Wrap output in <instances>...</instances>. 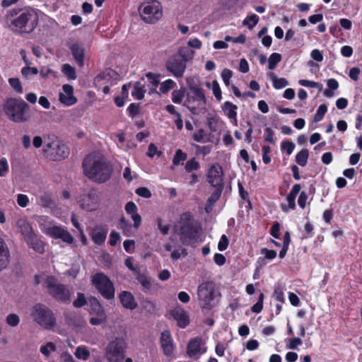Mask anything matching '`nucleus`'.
<instances>
[{"instance_id":"1","label":"nucleus","mask_w":362,"mask_h":362,"mask_svg":"<svg viewBox=\"0 0 362 362\" xmlns=\"http://www.w3.org/2000/svg\"><path fill=\"white\" fill-rule=\"evenodd\" d=\"M6 23L13 30L21 33H30L37 25V11L33 8H13L6 14Z\"/></svg>"},{"instance_id":"2","label":"nucleus","mask_w":362,"mask_h":362,"mask_svg":"<svg viewBox=\"0 0 362 362\" xmlns=\"http://www.w3.org/2000/svg\"><path fill=\"white\" fill-rule=\"evenodd\" d=\"M83 168L85 175L97 183H104L111 177L112 168L98 155H88L84 160Z\"/></svg>"},{"instance_id":"3","label":"nucleus","mask_w":362,"mask_h":362,"mask_svg":"<svg viewBox=\"0 0 362 362\" xmlns=\"http://www.w3.org/2000/svg\"><path fill=\"white\" fill-rule=\"evenodd\" d=\"M29 106L22 99L11 98L3 105V110L6 117L16 123H22L28 120Z\"/></svg>"},{"instance_id":"4","label":"nucleus","mask_w":362,"mask_h":362,"mask_svg":"<svg viewBox=\"0 0 362 362\" xmlns=\"http://www.w3.org/2000/svg\"><path fill=\"white\" fill-rule=\"evenodd\" d=\"M33 321L40 327L53 330L57 327V319L52 310L40 303L33 305L30 310Z\"/></svg>"},{"instance_id":"5","label":"nucleus","mask_w":362,"mask_h":362,"mask_svg":"<svg viewBox=\"0 0 362 362\" xmlns=\"http://www.w3.org/2000/svg\"><path fill=\"white\" fill-rule=\"evenodd\" d=\"M45 156L51 160H62L69 155V148L66 144L53 134L45 137L43 148Z\"/></svg>"},{"instance_id":"6","label":"nucleus","mask_w":362,"mask_h":362,"mask_svg":"<svg viewBox=\"0 0 362 362\" xmlns=\"http://www.w3.org/2000/svg\"><path fill=\"white\" fill-rule=\"evenodd\" d=\"M197 295L200 308L205 310H210L214 308L221 296L211 281L202 283L197 287Z\"/></svg>"},{"instance_id":"7","label":"nucleus","mask_w":362,"mask_h":362,"mask_svg":"<svg viewBox=\"0 0 362 362\" xmlns=\"http://www.w3.org/2000/svg\"><path fill=\"white\" fill-rule=\"evenodd\" d=\"M35 282L36 284H42L44 287L47 289L48 293L57 300L60 301L69 300V290L66 288L64 285L59 284L53 276L36 275Z\"/></svg>"},{"instance_id":"8","label":"nucleus","mask_w":362,"mask_h":362,"mask_svg":"<svg viewBox=\"0 0 362 362\" xmlns=\"http://www.w3.org/2000/svg\"><path fill=\"white\" fill-rule=\"evenodd\" d=\"M40 228L42 233L54 239H59L64 243L71 245L74 243L73 235L64 228L52 224L45 216H39L37 218Z\"/></svg>"},{"instance_id":"9","label":"nucleus","mask_w":362,"mask_h":362,"mask_svg":"<svg viewBox=\"0 0 362 362\" xmlns=\"http://www.w3.org/2000/svg\"><path fill=\"white\" fill-rule=\"evenodd\" d=\"M189 90L185 104L192 113L199 114L206 107V99L204 90L197 86L190 87Z\"/></svg>"},{"instance_id":"10","label":"nucleus","mask_w":362,"mask_h":362,"mask_svg":"<svg viewBox=\"0 0 362 362\" xmlns=\"http://www.w3.org/2000/svg\"><path fill=\"white\" fill-rule=\"evenodd\" d=\"M139 12L141 19L147 23H155L163 16L162 6L158 1L144 2L139 6Z\"/></svg>"},{"instance_id":"11","label":"nucleus","mask_w":362,"mask_h":362,"mask_svg":"<svg viewBox=\"0 0 362 362\" xmlns=\"http://www.w3.org/2000/svg\"><path fill=\"white\" fill-rule=\"evenodd\" d=\"M127 345L122 337L110 341L105 348V357L109 362H121L124 358Z\"/></svg>"},{"instance_id":"12","label":"nucleus","mask_w":362,"mask_h":362,"mask_svg":"<svg viewBox=\"0 0 362 362\" xmlns=\"http://www.w3.org/2000/svg\"><path fill=\"white\" fill-rule=\"evenodd\" d=\"M93 285L98 290L103 296L107 299L113 298L115 288L112 282L103 273H97L92 276Z\"/></svg>"},{"instance_id":"13","label":"nucleus","mask_w":362,"mask_h":362,"mask_svg":"<svg viewBox=\"0 0 362 362\" xmlns=\"http://www.w3.org/2000/svg\"><path fill=\"white\" fill-rule=\"evenodd\" d=\"M100 199L95 190L83 193L78 199L81 207L86 211H94L99 206Z\"/></svg>"},{"instance_id":"14","label":"nucleus","mask_w":362,"mask_h":362,"mask_svg":"<svg viewBox=\"0 0 362 362\" xmlns=\"http://www.w3.org/2000/svg\"><path fill=\"white\" fill-rule=\"evenodd\" d=\"M204 341L200 337L192 339L187 345V354L190 358H199L206 352Z\"/></svg>"},{"instance_id":"15","label":"nucleus","mask_w":362,"mask_h":362,"mask_svg":"<svg viewBox=\"0 0 362 362\" xmlns=\"http://www.w3.org/2000/svg\"><path fill=\"white\" fill-rule=\"evenodd\" d=\"M223 172L221 166L218 164H214L208 170L207 180L213 187L220 188L223 186Z\"/></svg>"},{"instance_id":"16","label":"nucleus","mask_w":362,"mask_h":362,"mask_svg":"<svg viewBox=\"0 0 362 362\" xmlns=\"http://www.w3.org/2000/svg\"><path fill=\"white\" fill-rule=\"evenodd\" d=\"M160 341L164 354L172 356L175 352V345L169 330H165L161 333Z\"/></svg>"},{"instance_id":"17","label":"nucleus","mask_w":362,"mask_h":362,"mask_svg":"<svg viewBox=\"0 0 362 362\" xmlns=\"http://www.w3.org/2000/svg\"><path fill=\"white\" fill-rule=\"evenodd\" d=\"M115 72L112 69H106L102 71L95 78L94 83L98 88H102L103 85L115 83Z\"/></svg>"},{"instance_id":"18","label":"nucleus","mask_w":362,"mask_h":362,"mask_svg":"<svg viewBox=\"0 0 362 362\" xmlns=\"http://www.w3.org/2000/svg\"><path fill=\"white\" fill-rule=\"evenodd\" d=\"M62 90L63 92L59 95V101L66 106L74 105L76 102V99L73 95V87L71 85L64 84L62 86Z\"/></svg>"},{"instance_id":"19","label":"nucleus","mask_w":362,"mask_h":362,"mask_svg":"<svg viewBox=\"0 0 362 362\" xmlns=\"http://www.w3.org/2000/svg\"><path fill=\"white\" fill-rule=\"evenodd\" d=\"M167 69L175 77H182L186 69V63L180 59L175 58L168 63Z\"/></svg>"},{"instance_id":"20","label":"nucleus","mask_w":362,"mask_h":362,"mask_svg":"<svg viewBox=\"0 0 362 362\" xmlns=\"http://www.w3.org/2000/svg\"><path fill=\"white\" fill-rule=\"evenodd\" d=\"M172 316L181 328L186 327L189 323V317L187 313L182 308H175L172 311Z\"/></svg>"},{"instance_id":"21","label":"nucleus","mask_w":362,"mask_h":362,"mask_svg":"<svg viewBox=\"0 0 362 362\" xmlns=\"http://www.w3.org/2000/svg\"><path fill=\"white\" fill-rule=\"evenodd\" d=\"M107 235V229L105 227L101 226H95L90 233L91 238L93 243L96 245H102Z\"/></svg>"},{"instance_id":"22","label":"nucleus","mask_w":362,"mask_h":362,"mask_svg":"<svg viewBox=\"0 0 362 362\" xmlns=\"http://www.w3.org/2000/svg\"><path fill=\"white\" fill-rule=\"evenodd\" d=\"M221 109L224 115L233 121L235 125H238L237 109L238 107L229 101L225 102L221 105Z\"/></svg>"},{"instance_id":"23","label":"nucleus","mask_w":362,"mask_h":362,"mask_svg":"<svg viewBox=\"0 0 362 362\" xmlns=\"http://www.w3.org/2000/svg\"><path fill=\"white\" fill-rule=\"evenodd\" d=\"M199 238V230L195 228H189L187 231H182L181 239L185 244H193L198 242Z\"/></svg>"},{"instance_id":"24","label":"nucleus","mask_w":362,"mask_h":362,"mask_svg":"<svg viewBox=\"0 0 362 362\" xmlns=\"http://www.w3.org/2000/svg\"><path fill=\"white\" fill-rule=\"evenodd\" d=\"M119 300L123 307L127 309L134 310L137 307V303L130 292L122 291L119 294Z\"/></svg>"},{"instance_id":"25","label":"nucleus","mask_w":362,"mask_h":362,"mask_svg":"<svg viewBox=\"0 0 362 362\" xmlns=\"http://www.w3.org/2000/svg\"><path fill=\"white\" fill-rule=\"evenodd\" d=\"M26 243L32 247L35 251L39 253H43L45 251V243L34 233L25 239Z\"/></svg>"},{"instance_id":"26","label":"nucleus","mask_w":362,"mask_h":362,"mask_svg":"<svg viewBox=\"0 0 362 362\" xmlns=\"http://www.w3.org/2000/svg\"><path fill=\"white\" fill-rule=\"evenodd\" d=\"M74 354L76 359L83 361L88 360L90 357V349L86 345H79L76 346Z\"/></svg>"},{"instance_id":"27","label":"nucleus","mask_w":362,"mask_h":362,"mask_svg":"<svg viewBox=\"0 0 362 362\" xmlns=\"http://www.w3.org/2000/svg\"><path fill=\"white\" fill-rule=\"evenodd\" d=\"M71 52L73 57L76 62V63L80 66H83V56H84V49L83 47L78 44H74L71 47Z\"/></svg>"},{"instance_id":"28","label":"nucleus","mask_w":362,"mask_h":362,"mask_svg":"<svg viewBox=\"0 0 362 362\" xmlns=\"http://www.w3.org/2000/svg\"><path fill=\"white\" fill-rule=\"evenodd\" d=\"M17 226L20 228L21 233L23 235L24 239L34 233L31 226L25 218L19 219L17 222Z\"/></svg>"},{"instance_id":"29","label":"nucleus","mask_w":362,"mask_h":362,"mask_svg":"<svg viewBox=\"0 0 362 362\" xmlns=\"http://www.w3.org/2000/svg\"><path fill=\"white\" fill-rule=\"evenodd\" d=\"M146 77L147 78V83L151 86V87L149 88V94L154 93H158L156 88L160 83L159 76L156 74L148 73L146 74Z\"/></svg>"},{"instance_id":"30","label":"nucleus","mask_w":362,"mask_h":362,"mask_svg":"<svg viewBox=\"0 0 362 362\" xmlns=\"http://www.w3.org/2000/svg\"><path fill=\"white\" fill-rule=\"evenodd\" d=\"M5 323L9 327L15 328L21 323V317L15 313H8L5 317Z\"/></svg>"},{"instance_id":"31","label":"nucleus","mask_w":362,"mask_h":362,"mask_svg":"<svg viewBox=\"0 0 362 362\" xmlns=\"http://www.w3.org/2000/svg\"><path fill=\"white\" fill-rule=\"evenodd\" d=\"M206 86L209 89L211 90L214 95L218 101H221L222 100L221 90L217 81L214 80L212 82H206Z\"/></svg>"},{"instance_id":"32","label":"nucleus","mask_w":362,"mask_h":362,"mask_svg":"<svg viewBox=\"0 0 362 362\" xmlns=\"http://www.w3.org/2000/svg\"><path fill=\"white\" fill-rule=\"evenodd\" d=\"M90 311V313L95 314L99 316H104V310L98 300L93 298L89 300Z\"/></svg>"},{"instance_id":"33","label":"nucleus","mask_w":362,"mask_h":362,"mask_svg":"<svg viewBox=\"0 0 362 362\" xmlns=\"http://www.w3.org/2000/svg\"><path fill=\"white\" fill-rule=\"evenodd\" d=\"M327 85L328 88L324 90V95L327 98H332L334 96L333 90L339 88V83L334 78H329L327 80Z\"/></svg>"},{"instance_id":"34","label":"nucleus","mask_w":362,"mask_h":362,"mask_svg":"<svg viewBox=\"0 0 362 362\" xmlns=\"http://www.w3.org/2000/svg\"><path fill=\"white\" fill-rule=\"evenodd\" d=\"M178 55L180 57V59L186 63L187 62L192 59L194 56V52L189 47H184L180 49Z\"/></svg>"},{"instance_id":"35","label":"nucleus","mask_w":362,"mask_h":362,"mask_svg":"<svg viewBox=\"0 0 362 362\" xmlns=\"http://www.w3.org/2000/svg\"><path fill=\"white\" fill-rule=\"evenodd\" d=\"M56 350L57 346L52 341L47 342L40 347V353L47 358L49 357L52 353L54 352Z\"/></svg>"},{"instance_id":"36","label":"nucleus","mask_w":362,"mask_h":362,"mask_svg":"<svg viewBox=\"0 0 362 362\" xmlns=\"http://www.w3.org/2000/svg\"><path fill=\"white\" fill-rule=\"evenodd\" d=\"M308 158V151L303 149L298 153L296 157V163L300 166H305L307 164Z\"/></svg>"},{"instance_id":"37","label":"nucleus","mask_w":362,"mask_h":362,"mask_svg":"<svg viewBox=\"0 0 362 362\" xmlns=\"http://www.w3.org/2000/svg\"><path fill=\"white\" fill-rule=\"evenodd\" d=\"M273 86L276 89H281L288 85V81L285 78H277L273 74L271 76Z\"/></svg>"},{"instance_id":"38","label":"nucleus","mask_w":362,"mask_h":362,"mask_svg":"<svg viewBox=\"0 0 362 362\" xmlns=\"http://www.w3.org/2000/svg\"><path fill=\"white\" fill-rule=\"evenodd\" d=\"M62 71L69 79L74 80L76 78L75 68L68 64H64L62 66Z\"/></svg>"},{"instance_id":"39","label":"nucleus","mask_w":362,"mask_h":362,"mask_svg":"<svg viewBox=\"0 0 362 362\" xmlns=\"http://www.w3.org/2000/svg\"><path fill=\"white\" fill-rule=\"evenodd\" d=\"M176 83L172 79H168L160 83L159 91L160 93H166L175 86Z\"/></svg>"},{"instance_id":"40","label":"nucleus","mask_w":362,"mask_h":362,"mask_svg":"<svg viewBox=\"0 0 362 362\" xmlns=\"http://www.w3.org/2000/svg\"><path fill=\"white\" fill-rule=\"evenodd\" d=\"M259 16L256 14H252L245 18L243 21V24L250 30H252L258 23Z\"/></svg>"},{"instance_id":"41","label":"nucleus","mask_w":362,"mask_h":362,"mask_svg":"<svg viewBox=\"0 0 362 362\" xmlns=\"http://www.w3.org/2000/svg\"><path fill=\"white\" fill-rule=\"evenodd\" d=\"M129 86V85H124L122 88V96H117L115 98V103L117 107L124 106L125 103L124 98L127 96V90Z\"/></svg>"},{"instance_id":"42","label":"nucleus","mask_w":362,"mask_h":362,"mask_svg":"<svg viewBox=\"0 0 362 362\" xmlns=\"http://www.w3.org/2000/svg\"><path fill=\"white\" fill-rule=\"evenodd\" d=\"M286 200L288 202V206L284 204H281V209L284 212H288L289 210H293L296 208L295 197L288 194L287 195Z\"/></svg>"},{"instance_id":"43","label":"nucleus","mask_w":362,"mask_h":362,"mask_svg":"<svg viewBox=\"0 0 362 362\" xmlns=\"http://www.w3.org/2000/svg\"><path fill=\"white\" fill-rule=\"evenodd\" d=\"M186 159L187 154L184 153L182 150L178 149L175 152V154L173 160V163L175 165H178L180 163H182Z\"/></svg>"},{"instance_id":"44","label":"nucleus","mask_w":362,"mask_h":362,"mask_svg":"<svg viewBox=\"0 0 362 362\" xmlns=\"http://www.w3.org/2000/svg\"><path fill=\"white\" fill-rule=\"evenodd\" d=\"M281 56L278 53H273L270 55L269 61V69L273 70L276 68L278 63L281 61Z\"/></svg>"},{"instance_id":"45","label":"nucleus","mask_w":362,"mask_h":362,"mask_svg":"<svg viewBox=\"0 0 362 362\" xmlns=\"http://www.w3.org/2000/svg\"><path fill=\"white\" fill-rule=\"evenodd\" d=\"M146 91V90L144 87L141 86L139 83H137L134 86L132 95L135 98L141 100L144 98Z\"/></svg>"},{"instance_id":"46","label":"nucleus","mask_w":362,"mask_h":362,"mask_svg":"<svg viewBox=\"0 0 362 362\" xmlns=\"http://www.w3.org/2000/svg\"><path fill=\"white\" fill-rule=\"evenodd\" d=\"M37 203L43 207H48L52 204V198L49 194L44 193L37 199Z\"/></svg>"},{"instance_id":"47","label":"nucleus","mask_w":362,"mask_h":362,"mask_svg":"<svg viewBox=\"0 0 362 362\" xmlns=\"http://www.w3.org/2000/svg\"><path fill=\"white\" fill-rule=\"evenodd\" d=\"M199 167V163L196 160V158H193L186 163L185 168L187 172L190 173L198 170Z\"/></svg>"},{"instance_id":"48","label":"nucleus","mask_w":362,"mask_h":362,"mask_svg":"<svg viewBox=\"0 0 362 362\" xmlns=\"http://www.w3.org/2000/svg\"><path fill=\"white\" fill-rule=\"evenodd\" d=\"M40 74L44 78L57 77V73L52 69L47 66H42L40 69Z\"/></svg>"},{"instance_id":"49","label":"nucleus","mask_w":362,"mask_h":362,"mask_svg":"<svg viewBox=\"0 0 362 362\" xmlns=\"http://www.w3.org/2000/svg\"><path fill=\"white\" fill-rule=\"evenodd\" d=\"M327 106L324 104L320 105L318 107L316 113L315 114L314 121L320 122V120H322V118L324 117L325 113L327 112Z\"/></svg>"},{"instance_id":"50","label":"nucleus","mask_w":362,"mask_h":362,"mask_svg":"<svg viewBox=\"0 0 362 362\" xmlns=\"http://www.w3.org/2000/svg\"><path fill=\"white\" fill-rule=\"evenodd\" d=\"M10 86L13 88V89L18 93H21L23 92V88L21 86V83L20 80L17 78H11L8 80Z\"/></svg>"},{"instance_id":"51","label":"nucleus","mask_w":362,"mask_h":362,"mask_svg":"<svg viewBox=\"0 0 362 362\" xmlns=\"http://www.w3.org/2000/svg\"><path fill=\"white\" fill-rule=\"evenodd\" d=\"M185 95L184 90H177L172 93V101L174 103L180 104L183 100Z\"/></svg>"},{"instance_id":"52","label":"nucleus","mask_w":362,"mask_h":362,"mask_svg":"<svg viewBox=\"0 0 362 362\" xmlns=\"http://www.w3.org/2000/svg\"><path fill=\"white\" fill-rule=\"evenodd\" d=\"M187 255V252L185 249L179 248L175 249L171 252V258L173 260L180 259L181 257H185Z\"/></svg>"},{"instance_id":"53","label":"nucleus","mask_w":362,"mask_h":362,"mask_svg":"<svg viewBox=\"0 0 362 362\" xmlns=\"http://www.w3.org/2000/svg\"><path fill=\"white\" fill-rule=\"evenodd\" d=\"M303 343L301 339L296 337L289 339L286 345L287 349H297L298 346L301 345Z\"/></svg>"},{"instance_id":"54","label":"nucleus","mask_w":362,"mask_h":362,"mask_svg":"<svg viewBox=\"0 0 362 362\" xmlns=\"http://www.w3.org/2000/svg\"><path fill=\"white\" fill-rule=\"evenodd\" d=\"M233 76V71L228 69H224L221 73V78L226 86H230V80Z\"/></svg>"},{"instance_id":"55","label":"nucleus","mask_w":362,"mask_h":362,"mask_svg":"<svg viewBox=\"0 0 362 362\" xmlns=\"http://www.w3.org/2000/svg\"><path fill=\"white\" fill-rule=\"evenodd\" d=\"M8 172V164L6 158H0V177H4Z\"/></svg>"},{"instance_id":"56","label":"nucleus","mask_w":362,"mask_h":362,"mask_svg":"<svg viewBox=\"0 0 362 362\" xmlns=\"http://www.w3.org/2000/svg\"><path fill=\"white\" fill-rule=\"evenodd\" d=\"M9 251L2 252L0 256V271L5 269L8 264Z\"/></svg>"},{"instance_id":"57","label":"nucleus","mask_w":362,"mask_h":362,"mask_svg":"<svg viewBox=\"0 0 362 362\" xmlns=\"http://www.w3.org/2000/svg\"><path fill=\"white\" fill-rule=\"evenodd\" d=\"M295 148V144L291 141H284L281 144V150L291 155Z\"/></svg>"},{"instance_id":"58","label":"nucleus","mask_w":362,"mask_h":362,"mask_svg":"<svg viewBox=\"0 0 362 362\" xmlns=\"http://www.w3.org/2000/svg\"><path fill=\"white\" fill-rule=\"evenodd\" d=\"M123 177L128 182H131L137 177V175L136 173L132 172L129 167H126L124 170Z\"/></svg>"},{"instance_id":"59","label":"nucleus","mask_w":362,"mask_h":362,"mask_svg":"<svg viewBox=\"0 0 362 362\" xmlns=\"http://www.w3.org/2000/svg\"><path fill=\"white\" fill-rule=\"evenodd\" d=\"M125 211L130 216L137 212V206L133 202H128L125 205Z\"/></svg>"},{"instance_id":"60","label":"nucleus","mask_w":362,"mask_h":362,"mask_svg":"<svg viewBox=\"0 0 362 362\" xmlns=\"http://www.w3.org/2000/svg\"><path fill=\"white\" fill-rule=\"evenodd\" d=\"M17 203L21 207H26L29 203V199L27 195L18 194L17 195Z\"/></svg>"},{"instance_id":"61","label":"nucleus","mask_w":362,"mask_h":362,"mask_svg":"<svg viewBox=\"0 0 362 362\" xmlns=\"http://www.w3.org/2000/svg\"><path fill=\"white\" fill-rule=\"evenodd\" d=\"M21 73L25 77H28L30 75H36L38 73V70L35 67L26 66L21 69Z\"/></svg>"},{"instance_id":"62","label":"nucleus","mask_w":362,"mask_h":362,"mask_svg":"<svg viewBox=\"0 0 362 362\" xmlns=\"http://www.w3.org/2000/svg\"><path fill=\"white\" fill-rule=\"evenodd\" d=\"M228 245V238L226 235H222L218 243V248L220 251H224Z\"/></svg>"},{"instance_id":"63","label":"nucleus","mask_w":362,"mask_h":362,"mask_svg":"<svg viewBox=\"0 0 362 362\" xmlns=\"http://www.w3.org/2000/svg\"><path fill=\"white\" fill-rule=\"evenodd\" d=\"M138 281L141 284V286L144 287V289L148 290L151 288V281L150 279L146 277V276L141 275L138 278Z\"/></svg>"},{"instance_id":"64","label":"nucleus","mask_w":362,"mask_h":362,"mask_svg":"<svg viewBox=\"0 0 362 362\" xmlns=\"http://www.w3.org/2000/svg\"><path fill=\"white\" fill-rule=\"evenodd\" d=\"M222 192V187L216 188V190L210 196L208 202L213 205L220 197Z\"/></svg>"}]
</instances>
